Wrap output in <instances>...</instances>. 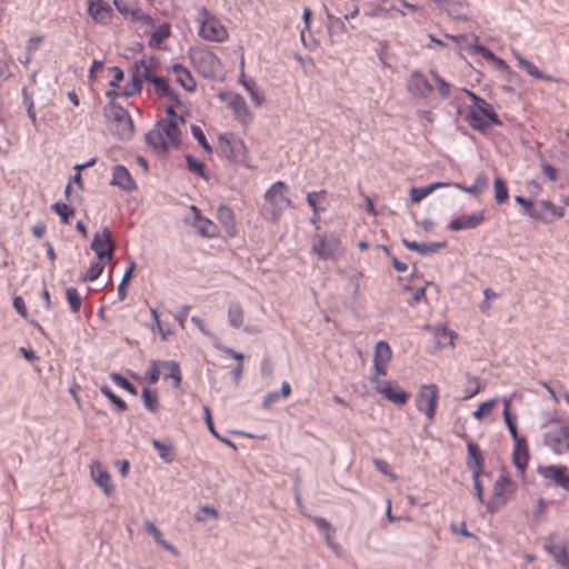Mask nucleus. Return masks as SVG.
<instances>
[{
    "instance_id": "a19ab883",
    "label": "nucleus",
    "mask_w": 569,
    "mask_h": 569,
    "mask_svg": "<svg viewBox=\"0 0 569 569\" xmlns=\"http://www.w3.org/2000/svg\"><path fill=\"white\" fill-rule=\"evenodd\" d=\"M493 188L496 202L499 204L506 203L509 199L508 187L506 181L502 178L497 177L493 181Z\"/></svg>"
},
{
    "instance_id": "052dcab7",
    "label": "nucleus",
    "mask_w": 569,
    "mask_h": 569,
    "mask_svg": "<svg viewBox=\"0 0 569 569\" xmlns=\"http://www.w3.org/2000/svg\"><path fill=\"white\" fill-rule=\"evenodd\" d=\"M313 523L325 532V538L328 545H331V531H333L330 522L322 517H312Z\"/></svg>"
},
{
    "instance_id": "412c9836",
    "label": "nucleus",
    "mask_w": 569,
    "mask_h": 569,
    "mask_svg": "<svg viewBox=\"0 0 569 569\" xmlns=\"http://www.w3.org/2000/svg\"><path fill=\"white\" fill-rule=\"evenodd\" d=\"M485 220V216L482 211L472 213L470 216H462L456 219H452L448 226V228L452 231H460L463 229H475L480 226Z\"/></svg>"
},
{
    "instance_id": "473e14b6",
    "label": "nucleus",
    "mask_w": 569,
    "mask_h": 569,
    "mask_svg": "<svg viewBox=\"0 0 569 569\" xmlns=\"http://www.w3.org/2000/svg\"><path fill=\"white\" fill-rule=\"evenodd\" d=\"M520 213L536 221H541L545 223L551 221V219H548V217L543 213V210L540 207V201L535 202L533 200L530 199L528 201V208L520 209Z\"/></svg>"
},
{
    "instance_id": "2f4dec72",
    "label": "nucleus",
    "mask_w": 569,
    "mask_h": 569,
    "mask_svg": "<svg viewBox=\"0 0 569 569\" xmlns=\"http://www.w3.org/2000/svg\"><path fill=\"white\" fill-rule=\"evenodd\" d=\"M141 399L144 408L151 412L157 413L160 410L159 395L156 389L144 387L141 391Z\"/></svg>"
},
{
    "instance_id": "c756f323",
    "label": "nucleus",
    "mask_w": 569,
    "mask_h": 569,
    "mask_svg": "<svg viewBox=\"0 0 569 569\" xmlns=\"http://www.w3.org/2000/svg\"><path fill=\"white\" fill-rule=\"evenodd\" d=\"M545 550L552 556L553 560L563 569H569V553L565 543H546Z\"/></svg>"
},
{
    "instance_id": "b1692460",
    "label": "nucleus",
    "mask_w": 569,
    "mask_h": 569,
    "mask_svg": "<svg viewBox=\"0 0 569 569\" xmlns=\"http://www.w3.org/2000/svg\"><path fill=\"white\" fill-rule=\"evenodd\" d=\"M402 244L407 249H409L411 251H416L421 256H429V254L436 253L440 249L445 248L447 246V242L440 241V242L426 243V242L411 241V240L403 238Z\"/></svg>"
},
{
    "instance_id": "37998d69",
    "label": "nucleus",
    "mask_w": 569,
    "mask_h": 569,
    "mask_svg": "<svg viewBox=\"0 0 569 569\" xmlns=\"http://www.w3.org/2000/svg\"><path fill=\"white\" fill-rule=\"evenodd\" d=\"M392 351L388 342L381 340L376 343L373 361L389 362Z\"/></svg>"
},
{
    "instance_id": "6e6552de",
    "label": "nucleus",
    "mask_w": 569,
    "mask_h": 569,
    "mask_svg": "<svg viewBox=\"0 0 569 569\" xmlns=\"http://www.w3.org/2000/svg\"><path fill=\"white\" fill-rule=\"evenodd\" d=\"M288 187L283 181H276L264 193L266 210L270 212L273 221L278 220L283 209L291 206V200L286 196Z\"/></svg>"
},
{
    "instance_id": "58836bf2",
    "label": "nucleus",
    "mask_w": 569,
    "mask_h": 569,
    "mask_svg": "<svg viewBox=\"0 0 569 569\" xmlns=\"http://www.w3.org/2000/svg\"><path fill=\"white\" fill-rule=\"evenodd\" d=\"M169 36H170L169 24L162 23L152 31L151 38L149 40V46L151 48H157Z\"/></svg>"
},
{
    "instance_id": "7ed1b4c3",
    "label": "nucleus",
    "mask_w": 569,
    "mask_h": 569,
    "mask_svg": "<svg viewBox=\"0 0 569 569\" xmlns=\"http://www.w3.org/2000/svg\"><path fill=\"white\" fill-rule=\"evenodd\" d=\"M198 23V36L207 41L223 42L229 33L220 19L206 7L198 8L196 16Z\"/></svg>"
},
{
    "instance_id": "4468645a",
    "label": "nucleus",
    "mask_w": 569,
    "mask_h": 569,
    "mask_svg": "<svg viewBox=\"0 0 569 569\" xmlns=\"http://www.w3.org/2000/svg\"><path fill=\"white\" fill-rule=\"evenodd\" d=\"M407 89L416 98H427L432 91L433 87L427 77L419 70L410 73L408 79Z\"/></svg>"
},
{
    "instance_id": "6ab92c4d",
    "label": "nucleus",
    "mask_w": 569,
    "mask_h": 569,
    "mask_svg": "<svg viewBox=\"0 0 569 569\" xmlns=\"http://www.w3.org/2000/svg\"><path fill=\"white\" fill-rule=\"evenodd\" d=\"M91 475L94 482L103 490L108 497L114 492V487L111 482L110 473L100 462H94L91 466Z\"/></svg>"
},
{
    "instance_id": "69168bd1",
    "label": "nucleus",
    "mask_w": 569,
    "mask_h": 569,
    "mask_svg": "<svg viewBox=\"0 0 569 569\" xmlns=\"http://www.w3.org/2000/svg\"><path fill=\"white\" fill-rule=\"evenodd\" d=\"M467 379H468V382H471L475 385V386H472V390H467V395L465 396V399H470V398L475 397L476 395H478L485 388V385L481 383L480 378L471 376L469 373L467 375Z\"/></svg>"
},
{
    "instance_id": "4c0bfd02",
    "label": "nucleus",
    "mask_w": 569,
    "mask_h": 569,
    "mask_svg": "<svg viewBox=\"0 0 569 569\" xmlns=\"http://www.w3.org/2000/svg\"><path fill=\"white\" fill-rule=\"evenodd\" d=\"M51 210L60 217L61 222L64 224L69 223L70 218L76 213L74 208L64 202H54L51 206Z\"/></svg>"
},
{
    "instance_id": "5701e85b",
    "label": "nucleus",
    "mask_w": 569,
    "mask_h": 569,
    "mask_svg": "<svg viewBox=\"0 0 569 569\" xmlns=\"http://www.w3.org/2000/svg\"><path fill=\"white\" fill-rule=\"evenodd\" d=\"M529 461V448L526 438L515 441V448L512 452V462L520 473H525V470Z\"/></svg>"
},
{
    "instance_id": "5fc2aeb1",
    "label": "nucleus",
    "mask_w": 569,
    "mask_h": 569,
    "mask_svg": "<svg viewBox=\"0 0 569 569\" xmlns=\"http://www.w3.org/2000/svg\"><path fill=\"white\" fill-rule=\"evenodd\" d=\"M540 207L543 210V213L547 216L549 213L551 218H562L565 216V209L562 207H557L549 200H541Z\"/></svg>"
},
{
    "instance_id": "9d476101",
    "label": "nucleus",
    "mask_w": 569,
    "mask_h": 569,
    "mask_svg": "<svg viewBox=\"0 0 569 569\" xmlns=\"http://www.w3.org/2000/svg\"><path fill=\"white\" fill-rule=\"evenodd\" d=\"M192 64L204 78H213L220 67L219 58L210 50L193 49L190 50Z\"/></svg>"
},
{
    "instance_id": "774afa93",
    "label": "nucleus",
    "mask_w": 569,
    "mask_h": 569,
    "mask_svg": "<svg viewBox=\"0 0 569 569\" xmlns=\"http://www.w3.org/2000/svg\"><path fill=\"white\" fill-rule=\"evenodd\" d=\"M502 416L507 427L517 423V416L510 411V400L508 399L503 400Z\"/></svg>"
},
{
    "instance_id": "338daca9",
    "label": "nucleus",
    "mask_w": 569,
    "mask_h": 569,
    "mask_svg": "<svg viewBox=\"0 0 569 569\" xmlns=\"http://www.w3.org/2000/svg\"><path fill=\"white\" fill-rule=\"evenodd\" d=\"M520 67L523 68L533 78H536V79H543V73L531 61H529L527 59H521L520 60Z\"/></svg>"
},
{
    "instance_id": "c9c22d12",
    "label": "nucleus",
    "mask_w": 569,
    "mask_h": 569,
    "mask_svg": "<svg viewBox=\"0 0 569 569\" xmlns=\"http://www.w3.org/2000/svg\"><path fill=\"white\" fill-rule=\"evenodd\" d=\"M100 392L116 407L118 412H123L128 409L127 402L117 396L108 385H102Z\"/></svg>"
},
{
    "instance_id": "bb28decb",
    "label": "nucleus",
    "mask_w": 569,
    "mask_h": 569,
    "mask_svg": "<svg viewBox=\"0 0 569 569\" xmlns=\"http://www.w3.org/2000/svg\"><path fill=\"white\" fill-rule=\"evenodd\" d=\"M144 140L157 153H166L170 146L158 127L148 131L144 136Z\"/></svg>"
},
{
    "instance_id": "0eeeda50",
    "label": "nucleus",
    "mask_w": 569,
    "mask_h": 569,
    "mask_svg": "<svg viewBox=\"0 0 569 569\" xmlns=\"http://www.w3.org/2000/svg\"><path fill=\"white\" fill-rule=\"evenodd\" d=\"M516 482L505 472H502L493 485L492 496L486 503L487 511L496 513L510 497L516 492Z\"/></svg>"
},
{
    "instance_id": "a878e982",
    "label": "nucleus",
    "mask_w": 569,
    "mask_h": 569,
    "mask_svg": "<svg viewBox=\"0 0 569 569\" xmlns=\"http://www.w3.org/2000/svg\"><path fill=\"white\" fill-rule=\"evenodd\" d=\"M192 210L194 211V227L198 233L204 238H213L218 234L217 226L208 218L201 217L199 209L192 206Z\"/></svg>"
},
{
    "instance_id": "7c9ffc66",
    "label": "nucleus",
    "mask_w": 569,
    "mask_h": 569,
    "mask_svg": "<svg viewBox=\"0 0 569 569\" xmlns=\"http://www.w3.org/2000/svg\"><path fill=\"white\" fill-rule=\"evenodd\" d=\"M217 218L224 227L226 232L229 236L234 234V214L233 211L224 204H221L217 209Z\"/></svg>"
},
{
    "instance_id": "20e7f679",
    "label": "nucleus",
    "mask_w": 569,
    "mask_h": 569,
    "mask_svg": "<svg viewBox=\"0 0 569 569\" xmlns=\"http://www.w3.org/2000/svg\"><path fill=\"white\" fill-rule=\"evenodd\" d=\"M218 150L229 162L247 166L248 150L242 139L234 138L231 133H222L218 138Z\"/></svg>"
},
{
    "instance_id": "864d4df0",
    "label": "nucleus",
    "mask_w": 569,
    "mask_h": 569,
    "mask_svg": "<svg viewBox=\"0 0 569 569\" xmlns=\"http://www.w3.org/2000/svg\"><path fill=\"white\" fill-rule=\"evenodd\" d=\"M161 360H152L150 367L146 372L144 379L150 383L154 385L158 382L161 375Z\"/></svg>"
},
{
    "instance_id": "a211bd4d",
    "label": "nucleus",
    "mask_w": 569,
    "mask_h": 569,
    "mask_svg": "<svg viewBox=\"0 0 569 569\" xmlns=\"http://www.w3.org/2000/svg\"><path fill=\"white\" fill-rule=\"evenodd\" d=\"M228 108L233 112L234 119L246 124L251 120L249 108L243 97L238 93L230 94Z\"/></svg>"
},
{
    "instance_id": "72a5a7b5",
    "label": "nucleus",
    "mask_w": 569,
    "mask_h": 569,
    "mask_svg": "<svg viewBox=\"0 0 569 569\" xmlns=\"http://www.w3.org/2000/svg\"><path fill=\"white\" fill-rule=\"evenodd\" d=\"M450 17L459 20H467V14L463 12V0H443L442 7Z\"/></svg>"
},
{
    "instance_id": "aec40b11",
    "label": "nucleus",
    "mask_w": 569,
    "mask_h": 569,
    "mask_svg": "<svg viewBox=\"0 0 569 569\" xmlns=\"http://www.w3.org/2000/svg\"><path fill=\"white\" fill-rule=\"evenodd\" d=\"M467 452H468V457H467L466 465H467V468L471 471V473H473L476 471L477 472H486L483 470L485 459H483L482 451H481L480 447L478 446V443H476L473 441H469L467 443Z\"/></svg>"
},
{
    "instance_id": "dca6fc26",
    "label": "nucleus",
    "mask_w": 569,
    "mask_h": 569,
    "mask_svg": "<svg viewBox=\"0 0 569 569\" xmlns=\"http://www.w3.org/2000/svg\"><path fill=\"white\" fill-rule=\"evenodd\" d=\"M88 13L100 24H108L112 19V8L103 0H88Z\"/></svg>"
},
{
    "instance_id": "4be33fe9",
    "label": "nucleus",
    "mask_w": 569,
    "mask_h": 569,
    "mask_svg": "<svg viewBox=\"0 0 569 569\" xmlns=\"http://www.w3.org/2000/svg\"><path fill=\"white\" fill-rule=\"evenodd\" d=\"M156 127H158L162 131V134L167 138L169 144H171L174 148L180 147L181 131L176 122H173L170 119H161L157 122Z\"/></svg>"
},
{
    "instance_id": "603ef678",
    "label": "nucleus",
    "mask_w": 569,
    "mask_h": 569,
    "mask_svg": "<svg viewBox=\"0 0 569 569\" xmlns=\"http://www.w3.org/2000/svg\"><path fill=\"white\" fill-rule=\"evenodd\" d=\"M128 17L132 21H139L143 26H147V27H152L153 26V19L151 18V16H149L146 12H143L139 8H132L131 11L129 12Z\"/></svg>"
},
{
    "instance_id": "1a4fd4ad",
    "label": "nucleus",
    "mask_w": 569,
    "mask_h": 569,
    "mask_svg": "<svg viewBox=\"0 0 569 569\" xmlns=\"http://www.w3.org/2000/svg\"><path fill=\"white\" fill-rule=\"evenodd\" d=\"M439 399V390L435 383L423 385L416 397V408L423 412L431 423L436 416Z\"/></svg>"
},
{
    "instance_id": "680f3d73",
    "label": "nucleus",
    "mask_w": 569,
    "mask_h": 569,
    "mask_svg": "<svg viewBox=\"0 0 569 569\" xmlns=\"http://www.w3.org/2000/svg\"><path fill=\"white\" fill-rule=\"evenodd\" d=\"M495 405H496V399H490V400L483 401L472 412V416L476 419L481 420V419H483V417L486 415H488L493 409Z\"/></svg>"
},
{
    "instance_id": "3c124183",
    "label": "nucleus",
    "mask_w": 569,
    "mask_h": 569,
    "mask_svg": "<svg viewBox=\"0 0 569 569\" xmlns=\"http://www.w3.org/2000/svg\"><path fill=\"white\" fill-rule=\"evenodd\" d=\"M152 86L154 87V93L160 99L164 98L170 92L171 89L168 79L164 77L153 78Z\"/></svg>"
},
{
    "instance_id": "a18cd8bd",
    "label": "nucleus",
    "mask_w": 569,
    "mask_h": 569,
    "mask_svg": "<svg viewBox=\"0 0 569 569\" xmlns=\"http://www.w3.org/2000/svg\"><path fill=\"white\" fill-rule=\"evenodd\" d=\"M241 83L247 89V91L250 94L251 100L257 104L261 106L264 98L263 94L259 92L257 84L253 80H246L242 77L240 78Z\"/></svg>"
},
{
    "instance_id": "6e6d98bb",
    "label": "nucleus",
    "mask_w": 569,
    "mask_h": 569,
    "mask_svg": "<svg viewBox=\"0 0 569 569\" xmlns=\"http://www.w3.org/2000/svg\"><path fill=\"white\" fill-rule=\"evenodd\" d=\"M475 41L476 43H470V46H467V50L470 53H479L485 59L490 61L496 57V54L488 47L477 43V37H475Z\"/></svg>"
},
{
    "instance_id": "de8ad7c7",
    "label": "nucleus",
    "mask_w": 569,
    "mask_h": 569,
    "mask_svg": "<svg viewBox=\"0 0 569 569\" xmlns=\"http://www.w3.org/2000/svg\"><path fill=\"white\" fill-rule=\"evenodd\" d=\"M327 18L329 20L328 31H329L330 36L346 32V30H347L346 23H345L346 19L340 18V17H335L331 13H327Z\"/></svg>"
},
{
    "instance_id": "e2e57ef3",
    "label": "nucleus",
    "mask_w": 569,
    "mask_h": 569,
    "mask_svg": "<svg viewBox=\"0 0 569 569\" xmlns=\"http://www.w3.org/2000/svg\"><path fill=\"white\" fill-rule=\"evenodd\" d=\"M485 475H487V473L486 472H477V471L472 473L473 490H475L477 499H478V501L480 503H485L483 486H482V482L480 480V477L485 476Z\"/></svg>"
},
{
    "instance_id": "f257e3e1",
    "label": "nucleus",
    "mask_w": 569,
    "mask_h": 569,
    "mask_svg": "<svg viewBox=\"0 0 569 569\" xmlns=\"http://www.w3.org/2000/svg\"><path fill=\"white\" fill-rule=\"evenodd\" d=\"M465 91L471 98L475 104L473 107H470L468 113L465 117V120L473 130L483 132L490 124H502L499 116L489 102L468 89H465Z\"/></svg>"
},
{
    "instance_id": "bf43d9fd",
    "label": "nucleus",
    "mask_w": 569,
    "mask_h": 569,
    "mask_svg": "<svg viewBox=\"0 0 569 569\" xmlns=\"http://www.w3.org/2000/svg\"><path fill=\"white\" fill-rule=\"evenodd\" d=\"M191 133L193 138L198 141V143L207 151L212 152V147L208 142L204 132L199 126L192 124L191 126Z\"/></svg>"
},
{
    "instance_id": "f8f14e48",
    "label": "nucleus",
    "mask_w": 569,
    "mask_h": 569,
    "mask_svg": "<svg viewBox=\"0 0 569 569\" xmlns=\"http://www.w3.org/2000/svg\"><path fill=\"white\" fill-rule=\"evenodd\" d=\"M538 473L550 480L555 486L569 491V473L567 467L560 465L538 466Z\"/></svg>"
},
{
    "instance_id": "393cba45",
    "label": "nucleus",
    "mask_w": 569,
    "mask_h": 569,
    "mask_svg": "<svg viewBox=\"0 0 569 569\" xmlns=\"http://www.w3.org/2000/svg\"><path fill=\"white\" fill-rule=\"evenodd\" d=\"M171 70L176 74V81L188 92H193L197 88V82L191 72L181 63H174Z\"/></svg>"
},
{
    "instance_id": "79ce46f5",
    "label": "nucleus",
    "mask_w": 569,
    "mask_h": 569,
    "mask_svg": "<svg viewBox=\"0 0 569 569\" xmlns=\"http://www.w3.org/2000/svg\"><path fill=\"white\" fill-rule=\"evenodd\" d=\"M66 298L69 303L72 313H78L81 309L82 298L74 287H68L66 289Z\"/></svg>"
},
{
    "instance_id": "f03ea898",
    "label": "nucleus",
    "mask_w": 569,
    "mask_h": 569,
    "mask_svg": "<svg viewBox=\"0 0 569 569\" xmlns=\"http://www.w3.org/2000/svg\"><path fill=\"white\" fill-rule=\"evenodd\" d=\"M104 117L110 123L112 136L120 140H129L134 133L133 121L129 112L114 101H110L104 108Z\"/></svg>"
},
{
    "instance_id": "13d9d810",
    "label": "nucleus",
    "mask_w": 569,
    "mask_h": 569,
    "mask_svg": "<svg viewBox=\"0 0 569 569\" xmlns=\"http://www.w3.org/2000/svg\"><path fill=\"white\" fill-rule=\"evenodd\" d=\"M430 74L432 76V78L438 87L439 94L445 99L449 98L450 84L442 77H440L436 71L431 70Z\"/></svg>"
},
{
    "instance_id": "ddd939ff",
    "label": "nucleus",
    "mask_w": 569,
    "mask_h": 569,
    "mask_svg": "<svg viewBox=\"0 0 569 569\" xmlns=\"http://www.w3.org/2000/svg\"><path fill=\"white\" fill-rule=\"evenodd\" d=\"M545 442L555 453L562 455L569 451V423L561 426L556 431H550L545 435Z\"/></svg>"
},
{
    "instance_id": "39448f33",
    "label": "nucleus",
    "mask_w": 569,
    "mask_h": 569,
    "mask_svg": "<svg viewBox=\"0 0 569 569\" xmlns=\"http://www.w3.org/2000/svg\"><path fill=\"white\" fill-rule=\"evenodd\" d=\"M311 251L320 260H337L343 252L340 239L333 233H317L312 237Z\"/></svg>"
},
{
    "instance_id": "423d86ee",
    "label": "nucleus",
    "mask_w": 569,
    "mask_h": 569,
    "mask_svg": "<svg viewBox=\"0 0 569 569\" xmlns=\"http://www.w3.org/2000/svg\"><path fill=\"white\" fill-rule=\"evenodd\" d=\"M131 80L124 86L122 96L133 97L142 91V82L153 83V78H158L150 66L147 64L144 58L134 61L130 68Z\"/></svg>"
},
{
    "instance_id": "f3484780",
    "label": "nucleus",
    "mask_w": 569,
    "mask_h": 569,
    "mask_svg": "<svg viewBox=\"0 0 569 569\" xmlns=\"http://www.w3.org/2000/svg\"><path fill=\"white\" fill-rule=\"evenodd\" d=\"M110 184L117 186L123 191H134L137 189V183L131 173L122 164H116L113 167Z\"/></svg>"
},
{
    "instance_id": "09e8293b",
    "label": "nucleus",
    "mask_w": 569,
    "mask_h": 569,
    "mask_svg": "<svg viewBox=\"0 0 569 569\" xmlns=\"http://www.w3.org/2000/svg\"><path fill=\"white\" fill-rule=\"evenodd\" d=\"M110 379L120 388L124 389L129 393L136 396L138 393L137 387L131 383L127 378L118 372H111Z\"/></svg>"
},
{
    "instance_id": "ea45409f",
    "label": "nucleus",
    "mask_w": 569,
    "mask_h": 569,
    "mask_svg": "<svg viewBox=\"0 0 569 569\" xmlns=\"http://www.w3.org/2000/svg\"><path fill=\"white\" fill-rule=\"evenodd\" d=\"M151 443L164 462L170 463L174 460L173 447L171 445H167L158 439H153Z\"/></svg>"
},
{
    "instance_id": "4d7b16f0",
    "label": "nucleus",
    "mask_w": 569,
    "mask_h": 569,
    "mask_svg": "<svg viewBox=\"0 0 569 569\" xmlns=\"http://www.w3.org/2000/svg\"><path fill=\"white\" fill-rule=\"evenodd\" d=\"M431 187L425 186V187H412L410 189V200L413 203H419L422 199H425L427 196L431 193Z\"/></svg>"
},
{
    "instance_id": "e433bc0d",
    "label": "nucleus",
    "mask_w": 569,
    "mask_h": 569,
    "mask_svg": "<svg viewBox=\"0 0 569 569\" xmlns=\"http://www.w3.org/2000/svg\"><path fill=\"white\" fill-rule=\"evenodd\" d=\"M184 159H186L187 169L190 172L196 173L206 180L209 179V177L206 172V166L202 161L198 160L192 154H186Z\"/></svg>"
},
{
    "instance_id": "8fccbe9b",
    "label": "nucleus",
    "mask_w": 569,
    "mask_h": 569,
    "mask_svg": "<svg viewBox=\"0 0 569 569\" xmlns=\"http://www.w3.org/2000/svg\"><path fill=\"white\" fill-rule=\"evenodd\" d=\"M326 190L311 191L307 194V203L311 207L312 213L325 211V208L318 206L319 200L325 199Z\"/></svg>"
},
{
    "instance_id": "c03bdc74",
    "label": "nucleus",
    "mask_w": 569,
    "mask_h": 569,
    "mask_svg": "<svg viewBox=\"0 0 569 569\" xmlns=\"http://www.w3.org/2000/svg\"><path fill=\"white\" fill-rule=\"evenodd\" d=\"M22 101H23V104L26 106L28 118L31 120L34 128H37L38 121H37V114H36V108H34L32 94L29 93V91L26 88L22 89Z\"/></svg>"
},
{
    "instance_id": "f704fd0d",
    "label": "nucleus",
    "mask_w": 569,
    "mask_h": 569,
    "mask_svg": "<svg viewBox=\"0 0 569 569\" xmlns=\"http://www.w3.org/2000/svg\"><path fill=\"white\" fill-rule=\"evenodd\" d=\"M228 321L231 327L240 328L243 323V310L238 301H230L228 306Z\"/></svg>"
},
{
    "instance_id": "49530a36",
    "label": "nucleus",
    "mask_w": 569,
    "mask_h": 569,
    "mask_svg": "<svg viewBox=\"0 0 569 569\" xmlns=\"http://www.w3.org/2000/svg\"><path fill=\"white\" fill-rule=\"evenodd\" d=\"M103 269H104V263L103 261H97L94 263H91L90 268L88 269V271L81 276V281L83 282H92L94 280H97L101 273L103 272Z\"/></svg>"
},
{
    "instance_id": "c85d7f7f",
    "label": "nucleus",
    "mask_w": 569,
    "mask_h": 569,
    "mask_svg": "<svg viewBox=\"0 0 569 569\" xmlns=\"http://www.w3.org/2000/svg\"><path fill=\"white\" fill-rule=\"evenodd\" d=\"M488 184L489 180L487 174L485 172H479L476 176L473 184L467 187L462 183L455 182L453 187L475 197H479L488 188Z\"/></svg>"
},
{
    "instance_id": "2eb2a0df",
    "label": "nucleus",
    "mask_w": 569,
    "mask_h": 569,
    "mask_svg": "<svg viewBox=\"0 0 569 569\" xmlns=\"http://www.w3.org/2000/svg\"><path fill=\"white\" fill-rule=\"evenodd\" d=\"M371 382L377 383V392L381 393L387 400L391 401L395 405L402 406L409 399L408 392L395 387L391 382H388L385 386H380L377 377L371 378Z\"/></svg>"
},
{
    "instance_id": "cd10ccee",
    "label": "nucleus",
    "mask_w": 569,
    "mask_h": 569,
    "mask_svg": "<svg viewBox=\"0 0 569 569\" xmlns=\"http://www.w3.org/2000/svg\"><path fill=\"white\" fill-rule=\"evenodd\" d=\"M160 365L163 379H172V386L179 388L182 382V373L179 363L174 360H161Z\"/></svg>"
},
{
    "instance_id": "9b49d317",
    "label": "nucleus",
    "mask_w": 569,
    "mask_h": 569,
    "mask_svg": "<svg viewBox=\"0 0 569 569\" xmlns=\"http://www.w3.org/2000/svg\"><path fill=\"white\" fill-rule=\"evenodd\" d=\"M90 248L100 261L112 259L117 244L111 237L109 227H103L101 232H97L93 236Z\"/></svg>"
},
{
    "instance_id": "0e129e2a",
    "label": "nucleus",
    "mask_w": 569,
    "mask_h": 569,
    "mask_svg": "<svg viewBox=\"0 0 569 569\" xmlns=\"http://www.w3.org/2000/svg\"><path fill=\"white\" fill-rule=\"evenodd\" d=\"M467 379H468V382H471L475 385V386H472V390H467V395L465 396V399H470V398L475 397L476 395H478L485 388V385L481 383L480 378L471 376L469 373L467 375Z\"/></svg>"
}]
</instances>
